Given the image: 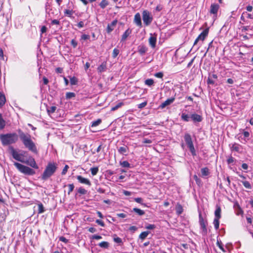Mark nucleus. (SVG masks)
Masks as SVG:
<instances>
[{"mask_svg":"<svg viewBox=\"0 0 253 253\" xmlns=\"http://www.w3.org/2000/svg\"><path fill=\"white\" fill-rule=\"evenodd\" d=\"M5 126V122L2 117V115L0 113V130L2 129Z\"/></svg>","mask_w":253,"mask_h":253,"instance_id":"31","label":"nucleus"},{"mask_svg":"<svg viewBox=\"0 0 253 253\" xmlns=\"http://www.w3.org/2000/svg\"><path fill=\"white\" fill-rule=\"evenodd\" d=\"M181 118L185 122H188L189 121L190 117L188 114L182 113L181 116Z\"/></svg>","mask_w":253,"mask_h":253,"instance_id":"33","label":"nucleus"},{"mask_svg":"<svg viewBox=\"0 0 253 253\" xmlns=\"http://www.w3.org/2000/svg\"><path fill=\"white\" fill-rule=\"evenodd\" d=\"M14 166L21 173L28 175H33L36 173L35 171L28 167L17 162L14 163Z\"/></svg>","mask_w":253,"mask_h":253,"instance_id":"4","label":"nucleus"},{"mask_svg":"<svg viewBox=\"0 0 253 253\" xmlns=\"http://www.w3.org/2000/svg\"><path fill=\"white\" fill-rule=\"evenodd\" d=\"M8 150L13 159L22 163L24 162L23 160L22 159L23 155L22 154L18 153V152L14 148L13 146H9L8 147Z\"/></svg>","mask_w":253,"mask_h":253,"instance_id":"7","label":"nucleus"},{"mask_svg":"<svg viewBox=\"0 0 253 253\" xmlns=\"http://www.w3.org/2000/svg\"><path fill=\"white\" fill-rule=\"evenodd\" d=\"M109 4L108 1L107 0H102L99 3V6L102 9L105 8Z\"/></svg>","mask_w":253,"mask_h":253,"instance_id":"32","label":"nucleus"},{"mask_svg":"<svg viewBox=\"0 0 253 253\" xmlns=\"http://www.w3.org/2000/svg\"><path fill=\"white\" fill-rule=\"evenodd\" d=\"M154 83V80L152 79H148L145 80V84L148 85V86H151L153 85Z\"/></svg>","mask_w":253,"mask_h":253,"instance_id":"41","label":"nucleus"},{"mask_svg":"<svg viewBox=\"0 0 253 253\" xmlns=\"http://www.w3.org/2000/svg\"><path fill=\"white\" fill-rule=\"evenodd\" d=\"M77 179L78 181L84 184H85L88 186H90L91 185V182L88 178H84L83 177L82 175H77Z\"/></svg>","mask_w":253,"mask_h":253,"instance_id":"9","label":"nucleus"},{"mask_svg":"<svg viewBox=\"0 0 253 253\" xmlns=\"http://www.w3.org/2000/svg\"><path fill=\"white\" fill-rule=\"evenodd\" d=\"M216 245L223 253L225 252V250H224L222 244L221 242L217 241L216 242Z\"/></svg>","mask_w":253,"mask_h":253,"instance_id":"50","label":"nucleus"},{"mask_svg":"<svg viewBox=\"0 0 253 253\" xmlns=\"http://www.w3.org/2000/svg\"><path fill=\"white\" fill-rule=\"evenodd\" d=\"M190 118L194 122H201L203 120L202 116L196 113L192 114Z\"/></svg>","mask_w":253,"mask_h":253,"instance_id":"16","label":"nucleus"},{"mask_svg":"<svg viewBox=\"0 0 253 253\" xmlns=\"http://www.w3.org/2000/svg\"><path fill=\"white\" fill-rule=\"evenodd\" d=\"M142 19L144 24L146 26H148L151 23L153 20V17L151 16L150 12L145 10L142 12Z\"/></svg>","mask_w":253,"mask_h":253,"instance_id":"8","label":"nucleus"},{"mask_svg":"<svg viewBox=\"0 0 253 253\" xmlns=\"http://www.w3.org/2000/svg\"><path fill=\"white\" fill-rule=\"evenodd\" d=\"M219 218H214L213 220V224L215 229H218L219 227Z\"/></svg>","mask_w":253,"mask_h":253,"instance_id":"37","label":"nucleus"},{"mask_svg":"<svg viewBox=\"0 0 253 253\" xmlns=\"http://www.w3.org/2000/svg\"><path fill=\"white\" fill-rule=\"evenodd\" d=\"M96 223H97L98 225H100L102 227L105 226V224L104 222L101 220L97 219L96 220Z\"/></svg>","mask_w":253,"mask_h":253,"instance_id":"58","label":"nucleus"},{"mask_svg":"<svg viewBox=\"0 0 253 253\" xmlns=\"http://www.w3.org/2000/svg\"><path fill=\"white\" fill-rule=\"evenodd\" d=\"M193 178L195 180L196 184L199 186L201 187L202 186L203 183L201 179L198 177L196 174L193 175Z\"/></svg>","mask_w":253,"mask_h":253,"instance_id":"27","label":"nucleus"},{"mask_svg":"<svg viewBox=\"0 0 253 253\" xmlns=\"http://www.w3.org/2000/svg\"><path fill=\"white\" fill-rule=\"evenodd\" d=\"M78 192L81 195H85L87 193V190L84 188L81 187L78 189Z\"/></svg>","mask_w":253,"mask_h":253,"instance_id":"43","label":"nucleus"},{"mask_svg":"<svg viewBox=\"0 0 253 253\" xmlns=\"http://www.w3.org/2000/svg\"><path fill=\"white\" fill-rule=\"evenodd\" d=\"M71 44L74 48H76L78 45V42L75 39H72L71 42Z\"/></svg>","mask_w":253,"mask_h":253,"instance_id":"52","label":"nucleus"},{"mask_svg":"<svg viewBox=\"0 0 253 253\" xmlns=\"http://www.w3.org/2000/svg\"><path fill=\"white\" fill-rule=\"evenodd\" d=\"M176 213L177 215H180L183 212V207L179 203H177L175 207Z\"/></svg>","mask_w":253,"mask_h":253,"instance_id":"19","label":"nucleus"},{"mask_svg":"<svg viewBox=\"0 0 253 253\" xmlns=\"http://www.w3.org/2000/svg\"><path fill=\"white\" fill-rule=\"evenodd\" d=\"M131 33V30L130 29H127L126 31L124 33L122 36L121 41H125L127 39V38L129 36V35Z\"/></svg>","mask_w":253,"mask_h":253,"instance_id":"21","label":"nucleus"},{"mask_svg":"<svg viewBox=\"0 0 253 253\" xmlns=\"http://www.w3.org/2000/svg\"><path fill=\"white\" fill-rule=\"evenodd\" d=\"M134 201L138 203H139L142 205H144V206H146V205L145 204H143L142 203V199L141 198H136L134 199Z\"/></svg>","mask_w":253,"mask_h":253,"instance_id":"54","label":"nucleus"},{"mask_svg":"<svg viewBox=\"0 0 253 253\" xmlns=\"http://www.w3.org/2000/svg\"><path fill=\"white\" fill-rule=\"evenodd\" d=\"M120 165L121 166L124 168H129L130 164L126 161H125L123 162H120Z\"/></svg>","mask_w":253,"mask_h":253,"instance_id":"45","label":"nucleus"},{"mask_svg":"<svg viewBox=\"0 0 253 253\" xmlns=\"http://www.w3.org/2000/svg\"><path fill=\"white\" fill-rule=\"evenodd\" d=\"M78 83V80L76 77H73L70 78V84L71 85H75Z\"/></svg>","mask_w":253,"mask_h":253,"instance_id":"47","label":"nucleus"},{"mask_svg":"<svg viewBox=\"0 0 253 253\" xmlns=\"http://www.w3.org/2000/svg\"><path fill=\"white\" fill-rule=\"evenodd\" d=\"M147 50V47L144 44H141L138 46V52L140 55L145 54Z\"/></svg>","mask_w":253,"mask_h":253,"instance_id":"13","label":"nucleus"},{"mask_svg":"<svg viewBox=\"0 0 253 253\" xmlns=\"http://www.w3.org/2000/svg\"><path fill=\"white\" fill-rule=\"evenodd\" d=\"M59 241L63 242L66 244L68 243L69 242V240L67 239L65 237L63 236H61L59 238Z\"/></svg>","mask_w":253,"mask_h":253,"instance_id":"53","label":"nucleus"},{"mask_svg":"<svg viewBox=\"0 0 253 253\" xmlns=\"http://www.w3.org/2000/svg\"><path fill=\"white\" fill-rule=\"evenodd\" d=\"M74 11L72 10L66 9L64 11V14L65 15H67L69 17H71Z\"/></svg>","mask_w":253,"mask_h":253,"instance_id":"46","label":"nucleus"},{"mask_svg":"<svg viewBox=\"0 0 253 253\" xmlns=\"http://www.w3.org/2000/svg\"><path fill=\"white\" fill-rule=\"evenodd\" d=\"M107 68V63L106 62H103L102 64L98 67L97 71L99 73L104 72Z\"/></svg>","mask_w":253,"mask_h":253,"instance_id":"24","label":"nucleus"},{"mask_svg":"<svg viewBox=\"0 0 253 253\" xmlns=\"http://www.w3.org/2000/svg\"><path fill=\"white\" fill-rule=\"evenodd\" d=\"M240 147H241V146L239 144H236V143H234L232 145V146L231 147V149H232V150H234V151H235L236 152H238L240 151Z\"/></svg>","mask_w":253,"mask_h":253,"instance_id":"35","label":"nucleus"},{"mask_svg":"<svg viewBox=\"0 0 253 253\" xmlns=\"http://www.w3.org/2000/svg\"><path fill=\"white\" fill-rule=\"evenodd\" d=\"M18 139V135L15 132L0 135V140L2 145L4 146L15 143Z\"/></svg>","mask_w":253,"mask_h":253,"instance_id":"2","label":"nucleus"},{"mask_svg":"<svg viewBox=\"0 0 253 253\" xmlns=\"http://www.w3.org/2000/svg\"><path fill=\"white\" fill-rule=\"evenodd\" d=\"M134 22L138 27H142V22L141 19V16L139 13H137L135 14L134 17Z\"/></svg>","mask_w":253,"mask_h":253,"instance_id":"12","label":"nucleus"},{"mask_svg":"<svg viewBox=\"0 0 253 253\" xmlns=\"http://www.w3.org/2000/svg\"><path fill=\"white\" fill-rule=\"evenodd\" d=\"M157 38L156 37L151 36L149 39V43L152 48L156 47Z\"/></svg>","mask_w":253,"mask_h":253,"instance_id":"20","label":"nucleus"},{"mask_svg":"<svg viewBox=\"0 0 253 253\" xmlns=\"http://www.w3.org/2000/svg\"><path fill=\"white\" fill-rule=\"evenodd\" d=\"M57 108L56 106H51L47 109L48 114L53 113L55 112Z\"/></svg>","mask_w":253,"mask_h":253,"instance_id":"48","label":"nucleus"},{"mask_svg":"<svg viewBox=\"0 0 253 253\" xmlns=\"http://www.w3.org/2000/svg\"><path fill=\"white\" fill-rule=\"evenodd\" d=\"M69 168V167L68 166V165H66L65 166L64 168H63L62 171L61 172L62 175H65L66 173H67Z\"/></svg>","mask_w":253,"mask_h":253,"instance_id":"51","label":"nucleus"},{"mask_svg":"<svg viewBox=\"0 0 253 253\" xmlns=\"http://www.w3.org/2000/svg\"><path fill=\"white\" fill-rule=\"evenodd\" d=\"M6 99L4 95L0 92V107H2L5 103Z\"/></svg>","mask_w":253,"mask_h":253,"instance_id":"26","label":"nucleus"},{"mask_svg":"<svg viewBox=\"0 0 253 253\" xmlns=\"http://www.w3.org/2000/svg\"><path fill=\"white\" fill-rule=\"evenodd\" d=\"M201 171V175L203 177L208 176L210 173V170L207 167L202 168Z\"/></svg>","mask_w":253,"mask_h":253,"instance_id":"23","label":"nucleus"},{"mask_svg":"<svg viewBox=\"0 0 253 253\" xmlns=\"http://www.w3.org/2000/svg\"><path fill=\"white\" fill-rule=\"evenodd\" d=\"M124 105V103L123 102H120L118 103L115 106L112 107L111 109V111H115L121 108L122 106Z\"/></svg>","mask_w":253,"mask_h":253,"instance_id":"28","label":"nucleus"},{"mask_svg":"<svg viewBox=\"0 0 253 253\" xmlns=\"http://www.w3.org/2000/svg\"><path fill=\"white\" fill-rule=\"evenodd\" d=\"M184 138L192 155L193 156H196V151L190 134L187 133H185L184 136Z\"/></svg>","mask_w":253,"mask_h":253,"instance_id":"5","label":"nucleus"},{"mask_svg":"<svg viewBox=\"0 0 253 253\" xmlns=\"http://www.w3.org/2000/svg\"><path fill=\"white\" fill-rule=\"evenodd\" d=\"M25 163L34 169H39V166L37 164L35 159L32 157H30L29 158V160Z\"/></svg>","mask_w":253,"mask_h":253,"instance_id":"10","label":"nucleus"},{"mask_svg":"<svg viewBox=\"0 0 253 253\" xmlns=\"http://www.w3.org/2000/svg\"><path fill=\"white\" fill-rule=\"evenodd\" d=\"M128 150H129V148L126 145H125L122 147H120L118 150V152L120 154H123V155H126V153H127L128 151Z\"/></svg>","mask_w":253,"mask_h":253,"instance_id":"18","label":"nucleus"},{"mask_svg":"<svg viewBox=\"0 0 253 253\" xmlns=\"http://www.w3.org/2000/svg\"><path fill=\"white\" fill-rule=\"evenodd\" d=\"M199 223L201 226V228L202 230V233L204 235H207L208 232V230L207 226L208 225V221L206 218H204L202 216L201 212H199Z\"/></svg>","mask_w":253,"mask_h":253,"instance_id":"6","label":"nucleus"},{"mask_svg":"<svg viewBox=\"0 0 253 253\" xmlns=\"http://www.w3.org/2000/svg\"><path fill=\"white\" fill-rule=\"evenodd\" d=\"M90 38V36L88 35L83 34L81 36V39L83 40H89Z\"/></svg>","mask_w":253,"mask_h":253,"instance_id":"57","label":"nucleus"},{"mask_svg":"<svg viewBox=\"0 0 253 253\" xmlns=\"http://www.w3.org/2000/svg\"><path fill=\"white\" fill-rule=\"evenodd\" d=\"M76 94L74 92H68L66 93V98L67 99H71L75 97Z\"/></svg>","mask_w":253,"mask_h":253,"instance_id":"38","label":"nucleus"},{"mask_svg":"<svg viewBox=\"0 0 253 253\" xmlns=\"http://www.w3.org/2000/svg\"><path fill=\"white\" fill-rule=\"evenodd\" d=\"M235 210L236 212V214L238 215L243 214L244 213V211L241 208H238V210Z\"/></svg>","mask_w":253,"mask_h":253,"instance_id":"55","label":"nucleus"},{"mask_svg":"<svg viewBox=\"0 0 253 253\" xmlns=\"http://www.w3.org/2000/svg\"><path fill=\"white\" fill-rule=\"evenodd\" d=\"M91 238L92 239L99 240V239H102V237L100 235H94L92 236Z\"/></svg>","mask_w":253,"mask_h":253,"instance_id":"61","label":"nucleus"},{"mask_svg":"<svg viewBox=\"0 0 253 253\" xmlns=\"http://www.w3.org/2000/svg\"><path fill=\"white\" fill-rule=\"evenodd\" d=\"M101 122H102L101 119H98L97 120L92 122L91 126V127L96 126H98L99 125H100L101 124Z\"/></svg>","mask_w":253,"mask_h":253,"instance_id":"36","label":"nucleus"},{"mask_svg":"<svg viewBox=\"0 0 253 253\" xmlns=\"http://www.w3.org/2000/svg\"><path fill=\"white\" fill-rule=\"evenodd\" d=\"M57 169V165L54 162H49L47 164L45 169L41 175L42 179L46 180L52 176Z\"/></svg>","mask_w":253,"mask_h":253,"instance_id":"3","label":"nucleus"},{"mask_svg":"<svg viewBox=\"0 0 253 253\" xmlns=\"http://www.w3.org/2000/svg\"><path fill=\"white\" fill-rule=\"evenodd\" d=\"M115 237H114L113 240L115 242L118 243V244H121L123 243L122 240L121 238L119 237H117V236L115 235Z\"/></svg>","mask_w":253,"mask_h":253,"instance_id":"49","label":"nucleus"},{"mask_svg":"<svg viewBox=\"0 0 253 253\" xmlns=\"http://www.w3.org/2000/svg\"><path fill=\"white\" fill-rule=\"evenodd\" d=\"M174 100H175L174 97H171L170 98H168L160 105V107L161 108H164L167 106L169 105L171 103H172L174 101Z\"/></svg>","mask_w":253,"mask_h":253,"instance_id":"14","label":"nucleus"},{"mask_svg":"<svg viewBox=\"0 0 253 253\" xmlns=\"http://www.w3.org/2000/svg\"><path fill=\"white\" fill-rule=\"evenodd\" d=\"M119 53L120 50L116 48H114L112 52V57L114 58H116L118 55Z\"/></svg>","mask_w":253,"mask_h":253,"instance_id":"44","label":"nucleus"},{"mask_svg":"<svg viewBox=\"0 0 253 253\" xmlns=\"http://www.w3.org/2000/svg\"><path fill=\"white\" fill-rule=\"evenodd\" d=\"M117 22V20H114L111 22V23L108 24L107 27V32L108 33H111L114 30V28L116 25Z\"/></svg>","mask_w":253,"mask_h":253,"instance_id":"17","label":"nucleus"},{"mask_svg":"<svg viewBox=\"0 0 253 253\" xmlns=\"http://www.w3.org/2000/svg\"><path fill=\"white\" fill-rule=\"evenodd\" d=\"M149 233L150 232L148 231L142 232L139 235V238L141 240H144L147 237Z\"/></svg>","mask_w":253,"mask_h":253,"instance_id":"29","label":"nucleus"},{"mask_svg":"<svg viewBox=\"0 0 253 253\" xmlns=\"http://www.w3.org/2000/svg\"><path fill=\"white\" fill-rule=\"evenodd\" d=\"M67 186L68 187V194L70 195V193L74 190L75 186L73 183L69 184L67 185Z\"/></svg>","mask_w":253,"mask_h":253,"instance_id":"42","label":"nucleus"},{"mask_svg":"<svg viewBox=\"0 0 253 253\" xmlns=\"http://www.w3.org/2000/svg\"><path fill=\"white\" fill-rule=\"evenodd\" d=\"M99 169L98 167H93L90 169L91 173L92 175H95L98 172Z\"/></svg>","mask_w":253,"mask_h":253,"instance_id":"40","label":"nucleus"},{"mask_svg":"<svg viewBox=\"0 0 253 253\" xmlns=\"http://www.w3.org/2000/svg\"><path fill=\"white\" fill-rule=\"evenodd\" d=\"M132 211L140 216L143 215L145 214V211L143 210L137 208H133Z\"/></svg>","mask_w":253,"mask_h":253,"instance_id":"25","label":"nucleus"},{"mask_svg":"<svg viewBox=\"0 0 253 253\" xmlns=\"http://www.w3.org/2000/svg\"><path fill=\"white\" fill-rule=\"evenodd\" d=\"M154 76H155V77L158 78H162L164 76V74H163V73L160 72L156 73L154 75Z\"/></svg>","mask_w":253,"mask_h":253,"instance_id":"56","label":"nucleus"},{"mask_svg":"<svg viewBox=\"0 0 253 253\" xmlns=\"http://www.w3.org/2000/svg\"><path fill=\"white\" fill-rule=\"evenodd\" d=\"M46 31H47L46 27L45 26H42L41 29V36H42V35L43 33H45L46 32Z\"/></svg>","mask_w":253,"mask_h":253,"instance_id":"59","label":"nucleus"},{"mask_svg":"<svg viewBox=\"0 0 253 253\" xmlns=\"http://www.w3.org/2000/svg\"><path fill=\"white\" fill-rule=\"evenodd\" d=\"M42 80H43V84L44 85H47L49 83V81H48V79L44 76L43 77Z\"/></svg>","mask_w":253,"mask_h":253,"instance_id":"63","label":"nucleus"},{"mask_svg":"<svg viewBox=\"0 0 253 253\" xmlns=\"http://www.w3.org/2000/svg\"><path fill=\"white\" fill-rule=\"evenodd\" d=\"M45 211L44 207L42 203L38 204V213H42Z\"/></svg>","mask_w":253,"mask_h":253,"instance_id":"34","label":"nucleus"},{"mask_svg":"<svg viewBox=\"0 0 253 253\" xmlns=\"http://www.w3.org/2000/svg\"><path fill=\"white\" fill-rule=\"evenodd\" d=\"M20 140L24 146L34 154H38V150L35 142L32 140L29 134L24 133L20 129L18 130Z\"/></svg>","mask_w":253,"mask_h":253,"instance_id":"1","label":"nucleus"},{"mask_svg":"<svg viewBox=\"0 0 253 253\" xmlns=\"http://www.w3.org/2000/svg\"><path fill=\"white\" fill-rule=\"evenodd\" d=\"M98 245L102 248L108 249L109 247V243L106 241H103L100 243Z\"/></svg>","mask_w":253,"mask_h":253,"instance_id":"30","label":"nucleus"},{"mask_svg":"<svg viewBox=\"0 0 253 253\" xmlns=\"http://www.w3.org/2000/svg\"><path fill=\"white\" fill-rule=\"evenodd\" d=\"M219 8V5L218 4L212 3L211 5L210 12V13L213 14L216 16Z\"/></svg>","mask_w":253,"mask_h":253,"instance_id":"11","label":"nucleus"},{"mask_svg":"<svg viewBox=\"0 0 253 253\" xmlns=\"http://www.w3.org/2000/svg\"><path fill=\"white\" fill-rule=\"evenodd\" d=\"M221 210L220 207L219 206L216 205V210L214 212L215 218L220 219L221 217Z\"/></svg>","mask_w":253,"mask_h":253,"instance_id":"22","label":"nucleus"},{"mask_svg":"<svg viewBox=\"0 0 253 253\" xmlns=\"http://www.w3.org/2000/svg\"><path fill=\"white\" fill-rule=\"evenodd\" d=\"M234 161V159L233 157H232L231 156H230L228 159L227 160V163L228 164H230L231 163H232Z\"/></svg>","mask_w":253,"mask_h":253,"instance_id":"62","label":"nucleus"},{"mask_svg":"<svg viewBox=\"0 0 253 253\" xmlns=\"http://www.w3.org/2000/svg\"><path fill=\"white\" fill-rule=\"evenodd\" d=\"M147 104V102L146 101H145L144 102H142V103L139 104L138 105V107L140 109L143 108L146 106Z\"/></svg>","mask_w":253,"mask_h":253,"instance_id":"60","label":"nucleus"},{"mask_svg":"<svg viewBox=\"0 0 253 253\" xmlns=\"http://www.w3.org/2000/svg\"><path fill=\"white\" fill-rule=\"evenodd\" d=\"M233 207L235 209V210H238V208H241L238 202L237 201L234 203Z\"/></svg>","mask_w":253,"mask_h":253,"instance_id":"64","label":"nucleus"},{"mask_svg":"<svg viewBox=\"0 0 253 253\" xmlns=\"http://www.w3.org/2000/svg\"><path fill=\"white\" fill-rule=\"evenodd\" d=\"M244 186L249 189H252V186L250 183L248 181H243L242 182Z\"/></svg>","mask_w":253,"mask_h":253,"instance_id":"39","label":"nucleus"},{"mask_svg":"<svg viewBox=\"0 0 253 253\" xmlns=\"http://www.w3.org/2000/svg\"><path fill=\"white\" fill-rule=\"evenodd\" d=\"M209 32V28L205 29L198 37V38L202 41H204L208 36Z\"/></svg>","mask_w":253,"mask_h":253,"instance_id":"15","label":"nucleus"}]
</instances>
